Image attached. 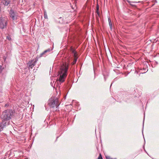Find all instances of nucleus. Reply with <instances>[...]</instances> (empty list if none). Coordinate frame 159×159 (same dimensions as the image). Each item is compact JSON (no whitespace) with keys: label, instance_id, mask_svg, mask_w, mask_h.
<instances>
[{"label":"nucleus","instance_id":"obj_1","mask_svg":"<svg viewBox=\"0 0 159 159\" xmlns=\"http://www.w3.org/2000/svg\"><path fill=\"white\" fill-rule=\"evenodd\" d=\"M12 114L13 111L11 110H6L2 113L1 117L2 119L3 126H6L8 124V121L11 119Z\"/></svg>","mask_w":159,"mask_h":159},{"label":"nucleus","instance_id":"obj_2","mask_svg":"<svg viewBox=\"0 0 159 159\" xmlns=\"http://www.w3.org/2000/svg\"><path fill=\"white\" fill-rule=\"evenodd\" d=\"M68 69V65L66 63H64L61 66L60 68V75L59 80L61 82H63L65 79L66 76V73Z\"/></svg>","mask_w":159,"mask_h":159},{"label":"nucleus","instance_id":"obj_3","mask_svg":"<svg viewBox=\"0 0 159 159\" xmlns=\"http://www.w3.org/2000/svg\"><path fill=\"white\" fill-rule=\"evenodd\" d=\"M48 105L51 107L57 108L60 103L58 98H51L49 100Z\"/></svg>","mask_w":159,"mask_h":159},{"label":"nucleus","instance_id":"obj_18","mask_svg":"<svg viewBox=\"0 0 159 159\" xmlns=\"http://www.w3.org/2000/svg\"><path fill=\"white\" fill-rule=\"evenodd\" d=\"M7 106V104H6L5 105V106Z\"/></svg>","mask_w":159,"mask_h":159},{"label":"nucleus","instance_id":"obj_16","mask_svg":"<svg viewBox=\"0 0 159 159\" xmlns=\"http://www.w3.org/2000/svg\"><path fill=\"white\" fill-rule=\"evenodd\" d=\"M6 38H7V39L9 40H11V37L9 36H7Z\"/></svg>","mask_w":159,"mask_h":159},{"label":"nucleus","instance_id":"obj_6","mask_svg":"<svg viewBox=\"0 0 159 159\" xmlns=\"http://www.w3.org/2000/svg\"><path fill=\"white\" fill-rule=\"evenodd\" d=\"M10 0H2V3L5 6H7L10 3Z\"/></svg>","mask_w":159,"mask_h":159},{"label":"nucleus","instance_id":"obj_13","mask_svg":"<svg viewBox=\"0 0 159 159\" xmlns=\"http://www.w3.org/2000/svg\"><path fill=\"white\" fill-rule=\"evenodd\" d=\"M96 12L97 13L98 15H99V12H98V9H99V7L97 5L96 7Z\"/></svg>","mask_w":159,"mask_h":159},{"label":"nucleus","instance_id":"obj_14","mask_svg":"<svg viewBox=\"0 0 159 159\" xmlns=\"http://www.w3.org/2000/svg\"><path fill=\"white\" fill-rule=\"evenodd\" d=\"M98 159H102V157L101 153H100Z\"/></svg>","mask_w":159,"mask_h":159},{"label":"nucleus","instance_id":"obj_4","mask_svg":"<svg viewBox=\"0 0 159 159\" xmlns=\"http://www.w3.org/2000/svg\"><path fill=\"white\" fill-rule=\"evenodd\" d=\"M7 18L5 17H0V28L2 29L6 27Z\"/></svg>","mask_w":159,"mask_h":159},{"label":"nucleus","instance_id":"obj_5","mask_svg":"<svg viewBox=\"0 0 159 159\" xmlns=\"http://www.w3.org/2000/svg\"><path fill=\"white\" fill-rule=\"evenodd\" d=\"M36 61H37L36 60L34 61H29L28 63V65L29 67L31 68H32V67L35 65Z\"/></svg>","mask_w":159,"mask_h":159},{"label":"nucleus","instance_id":"obj_12","mask_svg":"<svg viewBox=\"0 0 159 159\" xmlns=\"http://www.w3.org/2000/svg\"><path fill=\"white\" fill-rule=\"evenodd\" d=\"M77 57H75L74 60L73 62L71 63L72 65H73L75 64V63L76 62L77 60Z\"/></svg>","mask_w":159,"mask_h":159},{"label":"nucleus","instance_id":"obj_19","mask_svg":"<svg viewBox=\"0 0 159 159\" xmlns=\"http://www.w3.org/2000/svg\"><path fill=\"white\" fill-rule=\"evenodd\" d=\"M1 68V66H0V69Z\"/></svg>","mask_w":159,"mask_h":159},{"label":"nucleus","instance_id":"obj_11","mask_svg":"<svg viewBox=\"0 0 159 159\" xmlns=\"http://www.w3.org/2000/svg\"><path fill=\"white\" fill-rule=\"evenodd\" d=\"M4 126H3V125L2 122V123L0 125V132L3 130V129Z\"/></svg>","mask_w":159,"mask_h":159},{"label":"nucleus","instance_id":"obj_17","mask_svg":"<svg viewBox=\"0 0 159 159\" xmlns=\"http://www.w3.org/2000/svg\"><path fill=\"white\" fill-rule=\"evenodd\" d=\"M106 159H112V158H111L109 157H106Z\"/></svg>","mask_w":159,"mask_h":159},{"label":"nucleus","instance_id":"obj_9","mask_svg":"<svg viewBox=\"0 0 159 159\" xmlns=\"http://www.w3.org/2000/svg\"><path fill=\"white\" fill-rule=\"evenodd\" d=\"M108 20L109 22V25L111 30L112 29V24L110 18L109 17H108Z\"/></svg>","mask_w":159,"mask_h":159},{"label":"nucleus","instance_id":"obj_10","mask_svg":"<svg viewBox=\"0 0 159 159\" xmlns=\"http://www.w3.org/2000/svg\"><path fill=\"white\" fill-rule=\"evenodd\" d=\"M71 51L74 54V56L75 57H77V53L75 51V50L73 49L72 48L71 49Z\"/></svg>","mask_w":159,"mask_h":159},{"label":"nucleus","instance_id":"obj_7","mask_svg":"<svg viewBox=\"0 0 159 159\" xmlns=\"http://www.w3.org/2000/svg\"><path fill=\"white\" fill-rule=\"evenodd\" d=\"M10 14L11 15V18L13 20L15 19L16 18V16L13 11L12 10H11Z\"/></svg>","mask_w":159,"mask_h":159},{"label":"nucleus","instance_id":"obj_15","mask_svg":"<svg viewBox=\"0 0 159 159\" xmlns=\"http://www.w3.org/2000/svg\"><path fill=\"white\" fill-rule=\"evenodd\" d=\"M44 18L45 19H47L48 18L47 15L45 12H44Z\"/></svg>","mask_w":159,"mask_h":159},{"label":"nucleus","instance_id":"obj_8","mask_svg":"<svg viewBox=\"0 0 159 159\" xmlns=\"http://www.w3.org/2000/svg\"><path fill=\"white\" fill-rule=\"evenodd\" d=\"M50 51V49H48L46 50H45L43 52L41 53L40 55V57L43 56L47 52H49Z\"/></svg>","mask_w":159,"mask_h":159}]
</instances>
